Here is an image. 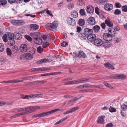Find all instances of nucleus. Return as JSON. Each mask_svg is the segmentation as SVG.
Listing matches in <instances>:
<instances>
[{"label":"nucleus","instance_id":"obj_1","mask_svg":"<svg viewBox=\"0 0 127 127\" xmlns=\"http://www.w3.org/2000/svg\"><path fill=\"white\" fill-rule=\"evenodd\" d=\"M7 42L9 45L13 46L15 44V41L14 39V35L10 32L7 34Z\"/></svg>","mask_w":127,"mask_h":127},{"label":"nucleus","instance_id":"obj_2","mask_svg":"<svg viewBox=\"0 0 127 127\" xmlns=\"http://www.w3.org/2000/svg\"><path fill=\"white\" fill-rule=\"evenodd\" d=\"M57 21H54L52 23H48L45 26L46 28L49 30L56 28L58 25Z\"/></svg>","mask_w":127,"mask_h":127},{"label":"nucleus","instance_id":"obj_3","mask_svg":"<svg viewBox=\"0 0 127 127\" xmlns=\"http://www.w3.org/2000/svg\"><path fill=\"white\" fill-rule=\"evenodd\" d=\"M21 58L22 59L26 60H30L33 58V54L30 53H26L22 55Z\"/></svg>","mask_w":127,"mask_h":127},{"label":"nucleus","instance_id":"obj_4","mask_svg":"<svg viewBox=\"0 0 127 127\" xmlns=\"http://www.w3.org/2000/svg\"><path fill=\"white\" fill-rule=\"evenodd\" d=\"M66 21L68 24L72 26L75 25L76 22L75 20L70 17H68L66 19Z\"/></svg>","mask_w":127,"mask_h":127},{"label":"nucleus","instance_id":"obj_5","mask_svg":"<svg viewBox=\"0 0 127 127\" xmlns=\"http://www.w3.org/2000/svg\"><path fill=\"white\" fill-rule=\"evenodd\" d=\"M103 37L104 40L107 41H110L112 40V37L109 34L105 33L103 35Z\"/></svg>","mask_w":127,"mask_h":127},{"label":"nucleus","instance_id":"obj_6","mask_svg":"<svg viewBox=\"0 0 127 127\" xmlns=\"http://www.w3.org/2000/svg\"><path fill=\"white\" fill-rule=\"evenodd\" d=\"M113 5L112 4L108 3H106L104 6L105 10L107 11L111 10L113 9Z\"/></svg>","mask_w":127,"mask_h":127},{"label":"nucleus","instance_id":"obj_7","mask_svg":"<svg viewBox=\"0 0 127 127\" xmlns=\"http://www.w3.org/2000/svg\"><path fill=\"white\" fill-rule=\"evenodd\" d=\"M11 22L13 24L15 25H21L25 24L24 22L19 20H12Z\"/></svg>","mask_w":127,"mask_h":127},{"label":"nucleus","instance_id":"obj_8","mask_svg":"<svg viewBox=\"0 0 127 127\" xmlns=\"http://www.w3.org/2000/svg\"><path fill=\"white\" fill-rule=\"evenodd\" d=\"M20 49L22 52H26L28 50L27 45L25 44H22L20 46Z\"/></svg>","mask_w":127,"mask_h":127},{"label":"nucleus","instance_id":"obj_9","mask_svg":"<svg viewBox=\"0 0 127 127\" xmlns=\"http://www.w3.org/2000/svg\"><path fill=\"white\" fill-rule=\"evenodd\" d=\"M79 108V107H75L67 111L64 113L63 114L64 115H65L74 112Z\"/></svg>","mask_w":127,"mask_h":127},{"label":"nucleus","instance_id":"obj_10","mask_svg":"<svg viewBox=\"0 0 127 127\" xmlns=\"http://www.w3.org/2000/svg\"><path fill=\"white\" fill-rule=\"evenodd\" d=\"M94 44L96 46H99L101 45L103 43L102 41L99 38L96 39L94 41Z\"/></svg>","mask_w":127,"mask_h":127},{"label":"nucleus","instance_id":"obj_11","mask_svg":"<svg viewBox=\"0 0 127 127\" xmlns=\"http://www.w3.org/2000/svg\"><path fill=\"white\" fill-rule=\"evenodd\" d=\"M87 38V39L90 41H93L96 39V36L95 34L92 33L88 36Z\"/></svg>","mask_w":127,"mask_h":127},{"label":"nucleus","instance_id":"obj_12","mask_svg":"<svg viewBox=\"0 0 127 127\" xmlns=\"http://www.w3.org/2000/svg\"><path fill=\"white\" fill-rule=\"evenodd\" d=\"M86 10L87 12L89 14L92 13L94 12L93 7L91 5L87 6Z\"/></svg>","mask_w":127,"mask_h":127},{"label":"nucleus","instance_id":"obj_13","mask_svg":"<svg viewBox=\"0 0 127 127\" xmlns=\"http://www.w3.org/2000/svg\"><path fill=\"white\" fill-rule=\"evenodd\" d=\"M108 34L111 36L112 37L114 36L116 34V32L113 28H109L108 30Z\"/></svg>","mask_w":127,"mask_h":127},{"label":"nucleus","instance_id":"obj_14","mask_svg":"<svg viewBox=\"0 0 127 127\" xmlns=\"http://www.w3.org/2000/svg\"><path fill=\"white\" fill-rule=\"evenodd\" d=\"M88 23L91 25H94L95 23V19L92 17H90L87 20Z\"/></svg>","mask_w":127,"mask_h":127},{"label":"nucleus","instance_id":"obj_15","mask_svg":"<svg viewBox=\"0 0 127 127\" xmlns=\"http://www.w3.org/2000/svg\"><path fill=\"white\" fill-rule=\"evenodd\" d=\"M50 61V60L46 59H43L37 61L36 64H37L44 63H47Z\"/></svg>","mask_w":127,"mask_h":127},{"label":"nucleus","instance_id":"obj_16","mask_svg":"<svg viewBox=\"0 0 127 127\" xmlns=\"http://www.w3.org/2000/svg\"><path fill=\"white\" fill-rule=\"evenodd\" d=\"M84 31L85 34L88 36L92 33L93 30L88 28H86L84 29Z\"/></svg>","mask_w":127,"mask_h":127},{"label":"nucleus","instance_id":"obj_17","mask_svg":"<svg viewBox=\"0 0 127 127\" xmlns=\"http://www.w3.org/2000/svg\"><path fill=\"white\" fill-rule=\"evenodd\" d=\"M48 115L47 112H43L42 113L39 114L35 115L32 116V117L35 118L39 117V118L42 117H43L45 116Z\"/></svg>","mask_w":127,"mask_h":127},{"label":"nucleus","instance_id":"obj_18","mask_svg":"<svg viewBox=\"0 0 127 127\" xmlns=\"http://www.w3.org/2000/svg\"><path fill=\"white\" fill-rule=\"evenodd\" d=\"M38 95H39L38 94L26 95L22 98L23 99H28L29 98H34L37 97Z\"/></svg>","mask_w":127,"mask_h":127},{"label":"nucleus","instance_id":"obj_19","mask_svg":"<svg viewBox=\"0 0 127 127\" xmlns=\"http://www.w3.org/2000/svg\"><path fill=\"white\" fill-rule=\"evenodd\" d=\"M29 111L31 112V113L34 112V109H39L40 108V107L38 106H29Z\"/></svg>","mask_w":127,"mask_h":127},{"label":"nucleus","instance_id":"obj_20","mask_svg":"<svg viewBox=\"0 0 127 127\" xmlns=\"http://www.w3.org/2000/svg\"><path fill=\"white\" fill-rule=\"evenodd\" d=\"M105 24L107 26L109 27H111L113 26V23L110 21V19L107 18L105 21Z\"/></svg>","mask_w":127,"mask_h":127},{"label":"nucleus","instance_id":"obj_21","mask_svg":"<svg viewBox=\"0 0 127 127\" xmlns=\"http://www.w3.org/2000/svg\"><path fill=\"white\" fill-rule=\"evenodd\" d=\"M34 42L36 44H40L42 42V39L40 38H36L34 39Z\"/></svg>","mask_w":127,"mask_h":127},{"label":"nucleus","instance_id":"obj_22","mask_svg":"<svg viewBox=\"0 0 127 127\" xmlns=\"http://www.w3.org/2000/svg\"><path fill=\"white\" fill-rule=\"evenodd\" d=\"M14 38L16 40H20L22 38V36L21 34L19 32L17 33L15 32L14 33Z\"/></svg>","mask_w":127,"mask_h":127},{"label":"nucleus","instance_id":"obj_23","mask_svg":"<svg viewBox=\"0 0 127 127\" xmlns=\"http://www.w3.org/2000/svg\"><path fill=\"white\" fill-rule=\"evenodd\" d=\"M104 116H102L99 117L98 119L97 123H98L103 124L104 122V119L105 118Z\"/></svg>","mask_w":127,"mask_h":127},{"label":"nucleus","instance_id":"obj_24","mask_svg":"<svg viewBox=\"0 0 127 127\" xmlns=\"http://www.w3.org/2000/svg\"><path fill=\"white\" fill-rule=\"evenodd\" d=\"M47 81L46 80H42L40 81H35L32 82H31V83L32 85H36L37 84H40L44 83H46Z\"/></svg>","mask_w":127,"mask_h":127},{"label":"nucleus","instance_id":"obj_25","mask_svg":"<svg viewBox=\"0 0 127 127\" xmlns=\"http://www.w3.org/2000/svg\"><path fill=\"white\" fill-rule=\"evenodd\" d=\"M104 65L105 67L108 68L110 69L113 70L115 69V68L113 66L109 63L105 64Z\"/></svg>","mask_w":127,"mask_h":127},{"label":"nucleus","instance_id":"obj_26","mask_svg":"<svg viewBox=\"0 0 127 127\" xmlns=\"http://www.w3.org/2000/svg\"><path fill=\"white\" fill-rule=\"evenodd\" d=\"M79 56L85 58L87 57L86 55L82 51H80L78 52Z\"/></svg>","mask_w":127,"mask_h":127},{"label":"nucleus","instance_id":"obj_27","mask_svg":"<svg viewBox=\"0 0 127 127\" xmlns=\"http://www.w3.org/2000/svg\"><path fill=\"white\" fill-rule=\"evenodd\" d=\"M69 117V116H66L65 118L62 119H61L60 120L56 122V123L54 124V125H58L61 123L63 121L66 120L67 119H68Z\"/></svg>","mask_w":127,"mask_h":127},{"label":"nucleus","instance_id":"obj_28","mask_svg":"<svg viewBox=\"0 0 127 127\" xmlns=\"http://www.w3.org/2000/svg\"><path fill=\"white\" fill-rule=\"evenodd\" d=\"M93 28L95 33H97L100 30V27L97 25H96L94 26Z\"/></svg>","mask_w":127,"mask_h":127},{"label":"nucleus","instance_id":"obj_29","mask_svg":"<svg viewBox=\"0 0 127 127\" xmlns=\"http://www.w3.org/2000/svg\"><path fill=\"white\" fill-rule=\"evenodd\" d=\"M30 27L31 28L34 30H37L38 28V26L35 24H32L30 25Z\"/></svg>","mask_w":127,"mask_h":127},{"label":"nucleus","instance_id":"obj_30","mask_svg":"<svg viewBox=\"0 0 127 127\" xmlns=\"http://www.w3.org/2000/svg\"><path fill=\"white\" fill-rule=\"evenodd\" d=\"M71 16L74 18H76L78 16V13L76 11H73L71 12Z\"/></svg>","mask_w":127,"mask_h":127},{"label":"nucleus","instance_id":"obj_31","mask_svg":"<svg viewBox=\"0 0 127 127\" xmlns=\"http://www.w3.org/2000/svg\"><path fill=\"white\" fill-rule=\"evenodd\" d=\"M62 110V109H60L58 108L56 109H55L53 110L49 111L47 112L48 115H49L50 114H51L54 112L59 111H61Z\"/></svg>","mask_w":127,"mask_h":127},{"label":"nucleus","instance_id":"obj_32","mask_svg":"<svg viewBox=\"0 0 127 127\" xmlns=\"http://www.w3.org/2000/svg\"><path fill=\"white\" fill-rule=\"evenodd\" d=\"M30 35L32 38H33L34 39L36 38V37L38 36V33L37 32L31 33H30Z\"/></svg>","mask_w":127,"mask_h":127},{"label":"nucleus","instance_id":"obj_33","mask_svg":"<svg viewBox=\"0 0 127 127\" xmlns=\"http://www.w3.org/2000/svg\"><path fill=\"white\" fill-rule=\"evenodd\" d=\"M103 44V46L105 48H108L110 46V43L109 42H105L102 44Z\"/></svg>","mask_w":127,"mask_h":127},{"label":"nucleus","instance_id":"obj_34","mask_svg":"<svg viewBox=\"0 0 127 127\" xmlns=\"http://www.w3.org/2000/svg\"><path fill=\"white\" fill-rule=\"evenodd\" d=\"M24 110H25L26 111L29 110V107H27L26 108L23 107L18 108L17 109V111L18 112H22L24 111Z\"/></svg>","mask_w":127,"mask_h":127},{"label":"nucleus","instance_id":"obj_35","mask_svg":"<svg viewBox=\"0 0 127 127\" xmlns=\"http://www.w3.org/2000/svg\"><path fill=\"white\" fill-rule=\"evenodd\" d=\"M116 76L119 79H125L126 77V76L123 74H119L116 75Z\"/></svg>","mask_w":127,"mask_h":127},{"label":"nucleus","instance_id":"obj_36","mask_svg":"<svg viewBox=\"0 0 127 127\" xmlns=\"http://www.w3.org/2000/svg\"><path fill=\"white\" fill-rule=\"evenodd\" d=\"M78 24L80 26H82L85 24L84 20V19H81L78 20Z\"/></svg>","mask_w":127,"mask_h":127},{"label":"nucleus","instance_id":"obj_37","mask_svg":"<svg viewBox=\"0 0 127 127\" xmlns=\"http://www.w3.org/2000/svg\"><path fill=\"white\" fill-rule=\"evenodd\" d=\"M74 84H77L79 83H82L83 82V78L80 79L78 80H74Z\"/></svg>","mask_w":127,"mask_h":127},{"label":"nucleus","instance_id":"obj_38","mask_svg":"<svg viewBox=\"0 0 127 127\" xmlns=\"http://www.w3.org/2000/svg\"><path fill=\"white\" fill-rule=\"evenodd\" d=\"M4 49V46L2 43H0V52H3Z\"/></svg>","mask_w":127,"mask_h":127},{"label":"nucleus","instance_id":"obj_39","mask_svg":"<svg viewBox=\"0 0 127 127\" xmlns=\"http://www.w3.org/2000/svg\"><path fill=\"white\" fill-rule=\"evenodd\" d=\"M122 11L126 12L127 11V6L126 5L122 6Z\"/></svg>","mask_w":127,"mask_h":127},{"label":"nucleus","instance_id":"obj_40","mask_svg":"<svg viewBox=\"0 0 127 127\" xmlns=\"http://www.w3.org/2000/svg\"><path fill=\"white\" fill-rule=\"evenodd\" d=\"M121 13V11L118 9H116L114 12V14L116 15L120 14Z\"/></svg>","mask_w":127,"mask_h":127},{"label":"nucleus","instance_id":"obj_41","mask_svg":"<svg viewBox=\"0 0 127 127\" xmlns=\"http://www.w3.org/2000/svg\"><path fill=\"white\" fill-rule=\"evenodd\" d=\"M7 3L6 0H0V5H5Z\"/></svg>","mask_w":127,"mask_h":127},{"label":"nucleus","instance_id":"obj_42","mask_svg":"<svg viewBox=\"0 0 127 127\" xmlns=\"http://www.w3.org/2000/svg\"><path fill=\"white\" fill-rule=\"evenodd\" d=\"M6 53L8 55L10 56L12 54V51L11 49L9 48L6 49Z\"/></svg>","mask_w":127,"mask_h":127},{"label":"nucleus","instance_id":"obj_43","mask_svg":"<svg viewBox=\"0 0 127 127\" xmlns=\"http://www.w3.org/2000/svg\"><path fill=\"white\" fill-rule=\"evenodd\" d=\"M37 50L38 52L39 53H41L42 52L43 49L41 46H39L37 48Z\"/></svg>","mask_w":127,"mask_h":127},{"label":"nucleus","instance_id":"obj_44","mask_svg":"<svg viewBox=\"0 0 127 127\" xmlns=\"http://www.w3.org/2000/svg\"><path fill=\"white\" fill-rule=\"evenodd\" d=\"M74 81H71L67 82L64 83V85H68L74 84Z\"/></svg>","mask_w":127,"mask_h":127},{"label":"nucleus","instance_id":"obj_45","mask_svg":"<svg viewBox=\"0 0 127 127\" xmlns=\"http://www.w3.org/2000/svg\"><path fill=\"white\" fill-rule=\"evenodd\" d=\"M79 13L82 16H84L85 14V12L84 9H81L80 10Z\"/></svg>","mask_w":127,"mask_h":127},{"label":"nucleus","instance_id":"obj_46","mask_svg":"<svg viewBox=\"0 0 127 127\" xmlns=\"http://www.w3.org/2000/svg\"><path fill=\"white\" fill-rule=\"evenodd\" d=\"M28 71L30 72L38 71V68H32L29 69Z\"/></svg>","mask_w":127,"mask_h":127},{"label":"nucleus","instance_id":"obj_47","mask_svg":"<svg viewBox=\"0 0 127 127\" xmlns=\"http://www.w3.org/2000/svg\"><path fill=\"white\" fill-rule=\"evenodd\" d=\"M121 108L123 111H125L127 109V105L123 104L121 106Z\"/></svg>","mask_w":127,"mask_h":127},{"label":"nucleus","instance_id":"obj_48","mask_svg":"<svg viewBox=\"0 0 127 127\" xmlns=\"http://www.w3.org/2000/svg\"><path fill=\"white\" fill-rule=\"evenodd\" d=\"M115 6L116 8H120L121 7L122 5L119 2H115Z\"/></svg>","mask_w":127,"mask_h":127},{"label":"nucleus","instance_id":"obj_49","mask_svg":"<svg viewBox=\"0 0 127 127\" xmlns=\"http://www.w3.org/2000/svg\"><path fill=\"white\" fill-rule=\"evenodd\" d=\"M103 84L106 87L109 88L110 89L112 88V86L109 84L105 82H104Z\"/></svg>","mask_w":127,"mask_h":127},{"label":"nucleus","instance_id":"obj_50","mask_svg":"<svg viewBox=\"0 0 127 127\" xmlns=\"http://www.w3.org/2000/svg\"><path fill=\"white\" fill-rule=\"evenodd\" d=\"M2 39L5 42L7 41V35L5 34L3 36Z\"/></svg>","mask_w":127,"mask_h":127},{"label":"nucleus","instance_id":"obj_51","mask_svg":"<svg viewBox=\"0 0 127 127\" xmlns=\"http://www.w3.org/2000/svg\"><path fill=\"white\" fill-rule=\"evenodd\" d=\"M25 37L28 40L31 41L32 39V38L28 35H26L25 36Z\"/></svg>","mask_w":127,"mask_h":127},{"label":"nucleus","instance_id":"obj_52","mask_svg":"<svg viewBox=\"0 0 127 127\" xmlns=\"http://www.w3.org/2000/svg\"><path fill=\"white\" fill-rule=\"evenodd\" d=\"M109 109L110 112H115L116 111V109L115 108H113L111 106L110 107Z\"/></svg>","mask_w":127,"mask_h":127},{"label":"nucleus","instance_id":"obj_53","mask_svg":"<svg viewBox=\"0 0 127 127\" xmlns=\"http://www.w3.org/2000/svg\"><path fill=\"white\" fill-rule=\"evenodd\" d=\"M49 45V43L48 42H46L43 43L42 46L43 48H45L48 46Z\"/></svg>","mask_w":127,"mask_h":127},{"label":"nucleus","instance_id":"obj_54","mask_svg":"<svg viewBox=\"0 0 127 127\" xmlns=\"http://www.w3.org/2000/svg\"><path fill=\"white\" fill-rule=\"evenodd\" d=\"M68 45V43L67 42L63 41L61 43V45L62 47H65Z\"/></svg>","mask_w":127,"mask_h":127},{"label":"nucleus","instance_id":"obj_55","mask_svg":"<svg viewBox=\"0 0 127 127\" xmlns=\"http://www.w3.org/2000/svg\"><path fill=\"white\" fill-rule=\"evenodd\" d=\"M85 34L82 33H80L79 35V37L81 38H83L84 39H85L86 38V36L85 35Z\"/></svg>","mask_w":127,"mask_h":127},{"label":"nucleus","instance_id":"obj_56","mask_svg":"<svg viewBox=\"0 0 127 127\" xmlns=\"http://www.w3.org/2000/svg\"><path fill=\"white\" fill-rule=\"evenodd\" d=\"M74 7V4L72 3H70L68 5V8L69 9H71L73 8Z\"/></svg>","mask_w":127,"mask_h":127},{"label":"nucleus","instance_id":"obj_57","mask_svg":"<svg viewBox=\"0 0 127 127\" xmlns=\"http://www.w3.org/2000/svg\"><path fill=\"white\" fill-rule=\"evenodd\" d=\"M38 71H45L47 70V67H39Z\"/></svg>","mask_w":127,"mask_h":127},{"label":"nucleus","instance_id":"obj_58","mask_svg":"<svg viewBox=\"0 0 127 127\" xmlns=\"http://www.w3.org/2000/svg\"><path fill=\"white\" fill-rule=\"evenodd\" d=\"M30 113H31V112H30L29 110H28V111L19 113V114L20 115H23L25 114H28Z\"/></svg>","mask_w":127,"mask_h":127},{"label":"nucleus","instance_id":"obj_59","mask_svg":"<svg viewBox=\"0 0 127 127\" xmlns=\"http://www.w3.org/2000/svg\"><path fill=\"white\" fill-rule=\"evenodd\" d=\"M46 13L47 14L49 15L51 17H53V15L52 14L51 11L47 10L46 11Z\"/></svg>","mask_w":127,"mask_h":127},{"label":"nucleus","instance_id":"obj_60","mask_svg":"<svg viewBox=\"0 0 127 127\" xmlns=\"http://www.w3.org/2000/svg\"><path fill=\"white\" fill-rule=\"evenodd\" d=\"M93 85H91L89 84H84V88H88L89 87H91Z\"/></svg>","mask_w":127,"mask_h":127},{"label":"nucleus","instance_id":"obj_61","mask_svg":"<svg viewBox=\"0 0 127 127\" xmlns=\"http://www.w3.org/2000/svg\"><path fill=\"white\" fill-rule=\"evenodd\" d=\"M95 13L97 14L98 15L99 14V9L97 7H96L95 8Z\"/></svg>","mask_w":127,"mask_h":127},{"label":"nucleus","instance_id":"obj_62","mask_svg":"<svg viewBox=\"0 0 127 127\" xmlns=\"http://www.w3.org/2000/svg\"><path fill=\"white\" fill-rule=\"evenodd\" d=\"M114 29L115 31H119L120 30V28L117 25H116L114 27Z\"/></svg>","mask_w":127,"mask_h":127},{"label":"nucleus","instance_id":"obj_63","mask_svg":"<svg viewBox=\"0 0 127 127\" xmlns=\"http://www.w3.org/2000/svg\"><path fill=\"white\" fill-rule=\"evenodd\" d=\"M113 124L111 123H109L107 124L106 126V127H112Z\"/></svg>","mask_w":127,"mask_h":127},{"label":"nucleus","instance_id":"obj_64","mask_svg":"<svg viewBox=\"0 0 127 127\" xmlns=\"http://www.w3.org/2000/svg\"><path fill=\"white\" fill-rule=\"evenodd\" d=\"M100 26L102 29H104L105 28L106 25L104 23H103L101 24Z\"/></svg>","mask_w":127,"mask_h":127}]
</instances>
